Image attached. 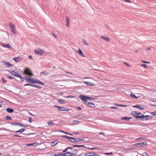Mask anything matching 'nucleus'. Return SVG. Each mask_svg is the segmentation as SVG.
Segmentation results:
<instances>
[{
  "mask_svg": "<svg viewBox=\"0 0 156 156\" xmlns=\"http://www.w3.org/2000/svg\"><path fill=\"white\" fill-rule=\"evenodd\" d=\"M9 72L10 73V74L12 75H13L14 76H15L17 77H19L20 79H22V76L20 75H19L18 73L17 72H15V71L13 70H10L9 71Z\"/></svg>",
  "mask_w": 156,
  "mask_h": 156,
  "instance_id": "obj_1",
  "label": "nucleus"
},
{
  "mask_svg": "<svg viewBox=\"0 0 156 156\" xmlns=\"http://www.w3.org/2000/svg\"><path fill=\"white\" fill-rule=\"evenodd\" d=\"M55 107H57L58 108V110L60 111H69L70 110H72L68 108H66L63 107L59 106L57 105H55Z\"/></svg>",
  "mask_w": 156,
  "mask_h": 156,
  "instance_id": "obj_2",
  "label": "nucleus"
},
{
  "mask_svg": "<svg viewBox=\"0 0 156 156\" xmlns=\"http://www.w3.org/2000/svg\"><path fill=\"white\" fill-rule=\"evenodd\" d=\"M34 52L36 54L38 55H42L44 52V51L40 48L36 49L34 50Z\"/></svg>",
  "mask_w": 156,
  "mask_h": 156,
  "instance_id": "obj_3",
  "label": "nucleus"
},
{
  "mask_svg": "<svg viewBox=\"0 0 156 156\" xmlns=\"http://www.w3.org/2000/svg\"><path fill=\"white\" fill-rule=\"evenodd\" d=\"M9 24L11 28L12 32L14 34H16V31L15 29L14 28L15 25L10 22L9 23Z\"/></svg>",
  "mask_w": 156,
  "mask_h": 156,
  "instance_id": "obj_4",
  "label": "nucleus"
},
{
  "mask_svg": "<svg viewBox=\"0 0 156 156\" xmlns=\"http://www.w3.org/2000/svg\"><path fill=\"white\" fill-rule=\"evenodd\" d=\"M35 78H32L27 77L26 78H25V80L28 83H35Z\"/></svg>",
  "mask_w": 156,
  "mask_h": 156,
  "instance_id": "obj_5",
  "label": "nucleus"
},
{
  "mask_svg": "<svg viewBox=\"0 0 156 156\" xmlns=\"http://www.w3.org/2000/svg\"><path fill=\"white\" fill-rule=\"evenodd\" d=\"M131 114L136 118H138L139 116L141 114V113L137 111H133L131 112Z\"/></svg>",
  "mask_w": 156,
  "mask_h": 156,
  "instance_id": "obj_6",
  "label": "nucleus"
},
{
  "mask_svg": "<svg viewBox=\"0 0 156 156\" xmlns=\"http://www.w3.org/2000/svg\"><path fill=\"white\" fill-rule=\"evenodd\" d=\"M79 97L81 99V100L84 103H86L88 100V97L84 95H80Z\"/></svg>",
  "mask_w": 156,
  "mask_h": 156,
  "instance_id": "obj_7",
  "label": "nucleus"
},
{
  "mask_svg": "<svg viewBox=\"0 0 156 156\" xmlns=\"http://www.w3.org/2000/svg\"><path fill=\"white\" fill-rule=\"evenodd\" d=\"M24 73L30 76H32L33 75L30 69L28 68H26L25 69Z\"/></svg>",
  "mask_w": 156,
  "mask_h": 156,
  "instance_id": "obj_8",
  "label": "nucleus"
},
{
  "mask_svg": "<svg viewBox=\"0 0 156 156\" xmlns=\"http://www.w3.org/2000/svg\"><path fill=\"white\" fill-rule=\"evenodd\" d=\"M88 79H90L88 80V86H93L95 85L94 82L95 81V80L93 79H91L90 77H88Z\"/></svg>",
  "mask_w": 156,
  "mask_h": 156,
  "instance_id": "obj_9",
  "label": "nucleus"
},
{
  "mask_svg": "<svg viewBox=\"0 0 156 156\" xmlns=\"http://www.w3.org/2000/svg\"><path fill=\"white\" fill-rule=\"evenodd\" d=\"M133 107L137 108L141 110L144 109L146 107L144 105H135L133 106Z\"/></svg>",
  "mask_w": 156,
  "mask_h": 156,
  "instance_id": "obj_10",
  "label": "nucleus"
},
{
  "mask_svg": "<svg viewBox=\"0 0 156 156\" xmlns=\"http://www.w3.org/2000/svg\"><path fill=\"white\" fill-rule=\"evenodd\" d=\"M138 145H140L141 147H143L144 145L145 146H147V143L146 142H142L133 145V146H137Z\"/></svg>",
  "mask_w": 156,
  "mask_h": 156,
  "instance_id": "obj_11",
  "label": "nucleus"
},
{
  "mask_svg": "<svg viewBox=\"0 0 156 156\" xmlns=\"http://www.w3.org/2000/svg\"><path fill=\"white\" fill-rule=\"evenodd\" d=\"M101 38L104 40L106 42H108L109 41L110 39L106 35H102L101 37Z\"/></svg>",
  "mask_w": 156,
  "mask_h": 156,
  "instance_id": "obj_12",
  "label": "nucleus"
},
{
  "mask_svg": "<svg viewBox=\"0 0 156 156\" xmlns=\"http://www.w3.org/2000/svg\"><path fill=\"white\" fill-rule=\"evenodd\" d=\"M66 20L67 22L66 26L68 27H69L70 26V21L69 17L68 16H66Z\"/></svg>",
  "mask_w": 156,
  "mask_h": 156,
  "instance_id": "obj_13",
  "label": "nucleus"
},
{
  "mask_svg": "<svg viewBox=\"0 0 156 156\" xmlns=\"http://www.w3.org/2000/svg\"><path fill=\"white\" fill-rule=\"evenodd\" d=\"M13 60L16 62L20 61L21 60V58L20 56L14 57L13 58Z\"/></svg>",
  "mask_w": 156,
  "mask_h": 156,
  "instance_id": "obj_14",
  "label": "nucleus"
},
{
  "mask_svg": "<svg viewBox=\"0 0 156 156\" xmlns=\"http://www.w3.org/2000/svg\"><path fill=\"white\" fill-rule=\"evenodd\" d=\"M2 45L4 48H7L10 49L12 48V47L9 44H2Z\"/></svg>",
  "mask_w": 156,
  "mask_h": 156,
  "instance_id": "obj_15",
  "label": "nucleus"
},
{
  "mask_svg": "<svg viewBox=\"0 0 156 156\" xmlns=\"http://www.w3.org/2000/svg\"><path fill=\"white\" fill-rule=\"evenodd\" d=\"M98 97L97 96H94L93 97H88V101L93 100L97 99Z\"/></svg>",
  "mask_w": 156,
  "mask_h": 156,
  "instance_id": "obj_16",
  "label": "nucleus"
},
{
  "mask_svg": "<svg viewBox=\"0 0 156 156\" xmlns=\"http://www.w3.org/2000/svg\"><path fill=\"white\" fill-rule=\"evenodd\" d=\"M74 118L78 119H81L84 118L85 117L82 115H79L75 116Z\"/></svg>",
  "mask_w": 156,
  "mask_h": 156,
  "instance_id": "obj_17",
  "label": "nucleus"
},
{
  "mask_svg": "<svg viewBox=\"0 0 156 156\" xmlns=\"http://www.w3.org/2000/svg\"><path fill=\"white\" fill-rule=\"evenodd\" d=\"M69 140L71 142L73 143L76 142V139H75L72 137H69Z\"/></svg>",
  "mask_w": 156,
  "mask_h": 156,
  "instance_id": "obj_18",
  "label": "nucleus"
},
{
  "mask_svg": "<svg viewBox=\"0 0 156 156\" xmlns=\"http://www.w3.org/2000/svg\"><path fill=\"white\" fill-rule=\"evenodd\" d=\"M77 53L79 54H80L81 56H82L83 57H85L84 55L83 54L82 51H81V49H79L78 50V51L77 52Z\"/></svg>",
  "mask_w": 156,
  "mask_h": 156,
  "instance_id": "obj_19",
  "label": "nucleus"
},
{
  "mask_svg": "<svg viewBox=\"0 0 156 156\" xmlns=\"http://www.w3.org/2000/svg\"><path fill=\"white\" fill-rule=\"evenodd\" d=\"M73 154L72 153L70 152H66L65 153V156H72Z\"/></svg>",
  "mask_w": 156,
  "mask_h": 156,
  "instance_id": "obj_20",
  "label": "nucleus"
},
{
  "mask_svg": "<svg viewBox=\"0 0 156 156\" xmlns=\"http://www.w3.org/2000/svg\"><path fill=\"white\" fill-rule=\"evenodd\" d=\"M58 142V140H55L51 143V145L52 146H55Z\"/></svg>",
  "mask_w": 156,
  "mask_h": 156,
  "instance_id": "obj_21",
  "label": "nucleus"
},
{
  "mask_svg": "<svg viewBox=\"0 0 156 156\" xmlns=\"http://www.w3.org/2000/svg\"><path fill=\"white\" fill-rule=\"evenodd\" d=\"M88 156H100V155L93 153L88 152Z\"/></svg>",
  "mask_w": 156,
  "mask_h": 156,
  "instance_id": "obj_22",
  "label": "nucleus"
},
{
  "mask_svg": "<svg viewBox=\"0 0 156 156\" xmlns=\"http://www.w3.org/2000/svg\"><path fill=\"white\" fill-rule=\"evenodd\" d=\"M36 83L41 84L43 85L44 84V83H43L42 82L37 80L36 78L35 79V83Z\"/></svg>",
  "mask_w": 156,
  "mask_h": 156,
  "instance_id": "obj_23",
  "label": "nucleus"
},
{
  "mask_svg": "<svg viewBox=\"0 0 156 156\" xmlns=\"http://www.w3.org/2000/svg\"><path fill=\"white\" fill-rule=\"evenodd\" d=\"M131 119V118L127 117H123L121 118L122 120H129Z\"/></svg>",
  "mask_w": 156,
  "mask_h": 156,
  "instance_id": "obj_24",
  "label": "nucleus"
},
{
  "mask_svg": "<svg viewBox=\"0 0 156 156\" xmlns=\"http://www.w3.org/2000/svg\"><path fill=\"white\" fill-rule=\"evenodd\" d=\"M6 110L9 113H12L14 111V110L13 109L9 108H7Z\"/></svg>",
  "mask_w": 156,
  "mask_h": 156,
  "instance_id": "obj_25",
  "label": "nucleus"
},
{
  "mask_svg": "<svg viewBox=\"0 0 156 156\" xmlns=\"http://www.w3.org/2000/svg\"><path fill=\"white\" fill-rule=\"evenodd\" d=\"M25 145L27 146H34V145L35 146H36L37 145V143H34L33 144H26Z\"/></svg>",
  "mask_w": 156,
  "mask_h": 156,
  "instance_id": "obj_26",
  "label": "nucleus"
},
{
  "mask_svg": "<svg viewBox=\"0 0 156 156\" xmlns=\"http://www.w3.org/2000/svg\"><path fill=\"white\" fill-rule=\"evenodd\" d=\"M151 118V116L145 115L144 116V120H147Z\"/></svg>",
  "mask_w": 156,
  "mask_h": 156,
  "instance_id": "obj_27",
  "label": "nucleus"
},
{
  "mask_svg": "<svg viewBox=\"0 0 156 156\" xmlns=\"http://www.w3.org/2000/svg\"><path fill=\"white\" fill-rule=\"evenodd\" d=\"M95 106V105L93 103L88 102V107H94Z\"/></svg>",
  "mask_w": 156,
  "mask_h": 156,
  "instance_id": "obj_28",
  "label": "nucleus"
},
{
  "mask_svg": "<svg viewBox=\"0 0 156 156\" xmlns=\"http://www.w3.org/2000/svg\"><path fill=\"white\" fill-rule=\"evenodd\" d=\"M5 66L7 67H12L13 66L12 65L10 64L8 62H5Z\"/></svg>",
  "mask_w": 156,
  "mask_h": 156,
  "instance_id": "obj_29",
  "label": "nucleus"
},
{
  "mask_svg": "<svg viewBox=\"0 0 156 156\" xmlns=\"http://www.w3.org/2000/svg\"><path fill=\"white\" fill-rule=\"evenodd\" d=\"M25 131V129H20L19 130L15 132L16 133H21Z\"/></svg>",
  "mask_w": 156,
  "mask_h": 156,
  "instance_id": "obj_30",
  "label": "nucleus"
},
{
  "mask_svg": "<svg viewBox=\"0 0 156 156\" xmlns=\"http://www.w3.org/2000/svg\"><path fill=\"white\" fill-rule=\"evenodd\" d=\"M130 96L132 98H136V99H138V97H137V96L135 95L134 94H130Z\"/></svg>",
  "mask_w": 156,
  "mask_h": 156,
  "instance_id": "obj_31",
  "label": "nucleus"
},
{
  "mask_svg": "<svg viewBox=\"0 0 156 156\" xmlns=\"http://www.w3.org/2000/svg\"><path fill=\"white\" fill-rule=\"evenodd\" d=\"M58 101L59 103L60 104H62L64 103L65 101L63 100L59 99L58 100Z\"/></svg>",
  "mask_w": 156,
  "mask_h": 156,
  "instance_id": "obj_32",
  "label": "nucleus"
},
{
  "mask_svg": "<svg viewBox=\"0 0 156 156\" xmlns=\"http://www.w3.org/2000/svg\"><path fill=\"white\" fill-rule=\"evenodd\" d=\"M80 121H73V123L74 124H77L79 123H80Z\"/></svg>",
  "mask_w": 156,
  "mask_h": 156,
  "instance_id": "obj_33",
  "label": "nucleus"
},
{
  "mask_svg": "<svg viewBox=\"0 0 156 156\" xmlns=\"http://www.w3.org/2000/svg\"><path fill=\"white\" fill-rule=\"evenodd\" d=\"M144 116L143 115L141 116H139L138 119H142L144 120Z\"/></svg>",
  "mask_w": 156,
  "mask_h": 156,
  "instance_id": "obj_34",
  "label": "nucleus"
},
{
  "mask_svg": "<svg viewBox=\"0 0 156 156\" xmlns=\"http://www.w3.org/2000/svg\"><path fill=\"white\" fill-rule=\"evenodd\" d=\"M31 86L33 87H38L39 88L41 89V87L40 86H38L34 84H32L31 85Z\"/></svg>",
  "mask_w": 156,
  "mask_h": 156,
  "instance_id": "obj_35",
  "label": "nucleus"
},
{
  "mask_svg": "<svg viewBox=\"0 0 156 156\" xmlns=\"http://www.w3.org/2000/svg\"><path fill=\"white\" fill-rule=\"evenodd\" d=\"M141 66L144 67L145 69H147V65L144 64H141Z\"/></svg>",
  "mask_w": 156,
  "mask_h": 156,
  "instance_id": "obj_36",
  "label": "nucleus"
},
{
  "mask_svg": "<svg viewBox=\"0 0 156 156\" xmlns=\"http://www.w3.org/2000/svg\"><path fill=\"white\" fill-rule=\"evenodd\" d=\"M48 125L49 126L53 125V122L51 121H49L48 122Z\"/></svg>",
  "mask_w": 156,
  "mask_h": 156,
  "instance_id": "obj_37",
  "label": "nucleus"
},
{
  "mask_svg": "<svg viewBox=\"0 0 156 156\" xmlns=\"http://www.w3.org/2000/svg\"><path fill=\"white\" fill-rule=\"evenodd\" d=\"M83 43L84 45H87V44L86 40H85L84 39H83Z\"/></svg>",
  "mask_w": 156,
  "mask_h": 156,
  "instance_id": "obj_38",
  "label": "nucleus"
},
{
  "mask_svg": "<svg viewBox=\"0 0 156 156\" xmlns=\"http://www.w3.org/2000/svg\"><path fill=\"white\" fill-rule=\"evenodd\" d=\"M141 62H142V63H147V64H150V62H147V61H141Z\"/></svg>",
  "mask_w": 156,
  "mask_h": 156,
  "instance_id": "obj_39",
  "label": "nucleus"
},
{
  "mask_svg": "<svg viewBox=\"0 0 156 156\" xmlns=\"http://www.w3.org/2000/svg\"><path fill=\"white\" fill-rule=\"evenodd\" d=\"M123 63L128 67H129L130 66L128 62H123Z\"/></svg>",
  "mask_w": 156,
  "mask_h": 156,
  "instance_id": "obj_40",
  "label": "nucleus"
},
{
  "mask_svg": "<svg viewBox=\"0 0 156 156\" xmlns=\"http://www.w3.org/2000/svg\"><path fill=\"white\" fill-rule=\"evenodd\" d=\"M132 147H131V150H133V149H136L137 148V146H136L135 147L133 146V145L132 146Z\"/></svg>",
  "mask_w": 156,
  "mask_h": 156,
  "instance_id": "obj_41",
  "label": "nucleus"
},
{
  "mask_svg": "<svg viewBox=\"0 0 156 156\" xmlns=\"http://www.w3.org/2000/svg\"><path fill=\"white\" fill-rule=\"evenodd\" d=\"M105 155H112L113 154L112 152H111L110 153H106L104 154Z\"/></svg>",
  "mask_w": 156,
  "mask_h": 156,
  "instance_id": "obj_42",
  "label": "nucleus"
},
{
  "mask_svg": "<svg viewBox=\"0 0 156 156\" xmlns=\"http://www.w3.org/2000/svg\"><path fill=\"white\" fill-rule=\"evenodd\" d=\"M142 155L143 156H149V155H148L147 153L146 152H144L143 153Z\"/></svg>",
  "mask_w": 156,
  "mask_h": 156,
  "instance_id": "obj_43",
  "label": "nucleus"
},
{
  "mask_svg": "<svg viewBox=\"0 0 156 156\" xmlns=\"http://www.w3.org/2000/svg\"><path fill=\"white\" fill-rule=\"evenodd\" d=\"M74 147H84V146L83 145H74L73 146Z\"/></svg>",
  "mask_w": 156,
  "mask_h": 156,
  "instance_id": "obj_44",
  "label": "nucleus"
},
{
  "mask_svg": "<svg viewBox=\"0 0 156 156\" xmlns=\"http://www.w3.org/2000/svg\"><path fill=\"white\" fill-rule=\"evenodd\" d=\"M66 98H74V97L71 96V95H69V96H67Z\"/></svg>",
  "mask_w": 156,
  "mask_h": 156,
  "instance_id": "obj_45",
  "label": "nucleus"
},
{
  "mask_svg": "<svg viewBox=\"0 0 156 156\" xmlns=\"http://www.w3.org/2000/svg\"><path fill=\"white\" fill-rule=\"evenodd\" d=\"M6 119L7 120H11V118L10 117L7 116L6 117Z\"/></svg>",
  "mask_w": 156,
  "mask_h": 156,
  "instance_id": "obj_46",
  "label": "nucleus"
},
{
  "mask_svg": "<svg viewBox=\"0 0 156 156\" xmlns=\"http://www.w3.org/2000/svg\"><path fill=\"white\" fill-rule=\"evenodd\" d=\"M18 123L17 122H13V123H11V124L12 125H18Z\"/></svg>",
  "mask_w": 156,
  "mask_h": 156,
  "instance_id": "obj_47",
  "label": "nucleus"
},
{
  "mask_svg": "<svg viewBox=\"0 0 156 156\" xmlns=\"http://www.w3.org/2000/svg\"><path fill=\"white\" fill-rule=\"evenodd\" d=\"M73 148L72 147H68L67 148L66 150H65L63 152H65V151H67V150L69 149H72Z\"/></svg>",
  "mask_w": 156,
  "mask_h": 156,
  "instance_id": "obj_48",
  "label": "nucleus"
},
{
  "mask_svg": "<svg viewBox=\"0 0 156 156\" xmlns=\"http://www.w3.org/2000/svg\"><path fill=\"white\" fill-rule=\"evenodd\" d=\"M55 156H64V155L62 154H56L55 155Z\"/></svg>",
  "mask_w": 156,
  "mask_h": 156,
  "instance_id": "obj_49",
  "label": "nucleus"
},
{
  "mask_svg": "<svg viewBox=\"0 0 156 156\" xmlns=\"http://www.w3.org/2000/svg\"><path fill=\"white\" fill-rule=\"evenodd\" d=\"M88 149L92 150H94V149H96V148H95V147H93V148H89L88 147Z\"/></svg>",
  "mask_w": 156,
  "mask_h": 156,
  "instance_id": "obj_50",
  "label": "nucleus"
},
{
  "mask_svg": "<svg viewBox=\"0 0 156 156\" xmlns=\"http://www.w3.org/2000/svg\"><path fill=\"white\" fill-rule=\"evenodd\" d=\"M124 1H125V2H128V3H131V2L130 1H129V0H124Z\"/></svg>",
  "mask_w": 156,
  "mask_h": 156,
  "instance_id": "obj_51",
  "label": "nucleus"
},
{
  "mask_svg": "<svg viewBox=\"0 0 156 156\" xmlns=\"http://www.w3.org/2000/svg\"><path fill=\"white\" fill-rule=\"evenodd\" d=\"M33 121V120L32 118H30L29 119V121L30 122H32Z\"/></svg>",
  "mask_w": 156,
  "mask_h": 156,
  "instance_id": "obj_52",
  "label": "nucleus"
},
{
  "mask_svg": "<svg viewBox=\"0 0 156 156\" xmlns=\"http://www.w3.org/2000/svg\"><path fill=\"white\" fill-rule=\"evenodd\" d=\"M60 132H62V133H66V134H70V135H73V134H69V133H65V132H64L63 131H60Z\"/></svg>",
  "mask_w": 156,
  "mask_h": 156,
  "instance_id": "obj_53",
  "label": "nucleus"
},
{
  "mask_svg": "<svg viewBox=\"0 0 156 156\" xmlns=\"http://www.w3.org/2000/svg\"><path fill=\"white\" fill-rule=\"evenodd\" d=\"M99 134L100 135H105V134L104 133V132H101L100 133H99Z\"/></svg>",
  "mask_w": 156,
  "mask_h": 156,
  "instance_id": "obj_54",
  "label": "nucleus"
},
{
  "mask_svg": "<svg viewBox=\"0 0 156 156\" xmlns=\"http://www.w3.org/2000/svg\"><path fill=\"white\" fill-rule=\"evenodd\" d=\"M13 136V137H14V136H16V137H22V136H19L18 135H14Z\"/></svg>",
  "mask_w": 156,
  "mask_h": 156,
  "instance_id": "obj_55",
  "label": "nucleus"
},
{
  "mask_svg": "<svg viewBox=\"0 0 156 156\" xmlns=\"http://www.w3.org/2000/svg\"><path fill=\"white\" fill-rule=\"evenodd\" d=\"M63 137L66 138H67L68 139V140L69 139V137H68L66 135L64 136Z\"/></svg>",
  "mask_w": 156,
  "mask_h": 156,
  "instance_id": "obj_56",
  "label": "nucleus"
},
{
  "mask_svg": "<svg viewBox=\"0 0 156 156\" xmlns=\"http://www.w3.org/2000/svg\"><path fill=\"white\" fill-rule=\"evenodd\" d=\"M32 84H25V86H31Z\"/></svg>",
  "mask_w": 156,
  "mask_h": 156,
  "instance_id": "obj_57",
  "label": "nucleus"
},
{
  "mask_svg": "<svg viewBox=\"0 0 156 156\" xmlns=\"http://www.w3.org/2000/svg\"><path fill=\"white\" fill-rule=\"evenodd\" d=\"M18 125H20V126H25V125H23V124H19V123H18Z\"/></svg>",
  "mask_w": 156,
  "mask_h": 156,
  "instance_id": "obj_58",
  "label": "nucleus"
},
{
  "mask_svg": "<svg viewBox=\"0 0 156 156\" xmlns=\"http://www.w3.org/2000/svg\"><path fill=\"white\" fill-rule=\"evenodd\" d=\"M80 139H76V142H79V141H80Z\"/></svg>",
  "mask_w": 156,
  "mask_h": 156,
  "instance_id": "obj_59",
  "label": "nucleus"
},
{
  "mask_svg": "<svg viewBox=\"0 0 156 156\" xmlns=\"http://www.w3.org/2000/svg\"><path fill=\"white\" fill-rule=\"evenodd\" d=\"M66 72L68 73V74H73V73H72V72Z\"/></svg>",
  "mask_w": 156,
  "mask_h": 156,
  "instance_id": "obj_60",
  "label": "nucleus"
},
{
  "mask_svg": "<svg viewBox=\"0 0 156 156\" xmlns=\"http://www.w3.org/2000/svg\"><path fill=\"white\" fill-rule=\"evenodd\" d=\"M2 81L3 83H6V80H4L3 78H2Z\"/></svg>",
  "mask_w": 156,
  "mask_h": 156,
  "instance_id": "obj_61",
  "label": "nucleus"
},
{
  "mask_svg": "<svg viewBox=\"0 0 156 156\" xmlns=\"http://www.w3.org/2000/svg\"><path fill=\"white\" fill-rule=\"evenodd\" d=\"M8 78L9 79H13V77L12 76H9L8 77Z\"/></svg>",
  "mask_w": 156,
  "mask_h": 156,
  "instance_id": "obj_62",
  "label": "nucleus"
},
{
  "mask_svg": "<svg viewBox=\"0 0 156 156\" xmlns=\"http://www.w3.org/2000/svg\"><path fill=\"white\" fill-rule=\"evenodd\" d=\"M115 105L118 106H122V105L120 104H115Z\"/></svg>",
  "mask_w": 156,
  "mask_h": 156,
  "instance_id": "obj_63",
  "label": "nucleus"
},
{
  "mask_svg": "<svg viewBox=\"0 0 156 156\" xmlns=\"http://www.w3.org/2000/svg\"><path fill=\"white\" fill-rule=\"evenodd\" d=\"M111 108H112V109H117V108H116L115 107H111Z\"/></svg>",
  "mask_w": 156,
  "mask_h": 156,
  "instance_id": "obj_64",
  "label": "nucleus"
}]
</instances>
